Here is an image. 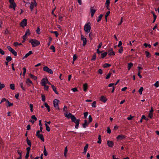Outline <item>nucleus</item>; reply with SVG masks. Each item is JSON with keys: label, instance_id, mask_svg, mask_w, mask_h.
Here are the masks:
<instances>
[{"label": "nucleus", "instance_id": "f257e3e1", "mask_svg": "<svg viewBox=\"0 0 159 159\" xmlns=\"http://www.w3.org/2000/svg\"><path fill=\"white\" fill-rule=\"evenodd\" d=\"M84 30L86 34L90 33L91 29V24L89 22L86 24L84 27Z\"/></svg>", "mask_w": 159, "mask_h": 159}, {"label": "nucleus", "instance_id": "f03ea898", "mask_svg": "<svg viewBox=\"0 0 159 159\" xmlns=\"http://www.w3.org/2000/svg\"><path fill=\"white\" fill-rule=\"evenodd\" d=\"M29 42L31 43L33 47L38 46L40 44V42L36 39H31Z\"/></svg>", "mask_w": 159, "mask_h": 159}, {"label": "nucleus", "instance_id": "7ed1b4c3", "mask_svg": "<svg viewBox=\"0 0 159 159\" xmlns=\"http://www.w3.org/2000/svg\"><path fill=\"white\" fill-rule=\"evenodd\" d=\"M71 121L75 124V127L76 129H78L79 127V122L80 121V119H77L74 116L71 119Z\"/></svg>", "mask_w": 159, "mask_h": 159}, {"label": "nucleus", "instance_id": "20e7f679", "mask_svg": "<svg viewBox=\"0 0 159 159\" xmlns=\"http://www.w3.org/2000/svg\"><path fill=\"white\" fill-rule=\"evenodd\" d=\"M59 100L57 99H55L53 101V104L54 105V107L58 110H59L60 109L58 107V102Z\"/></svg>", "mask_w": 159, "mask_h": 159}, {"label": "nucleus", "instance_id": "39448f33", "mask_svg": "<svg viewBox=\"0 0 159 159\" xmlns=\"http://www.w3.org/2000/svg\"><path fill=\"white\" fill-rule=\"evenodd\" d=\"M43 70L46 72H48L50 74H53V71L52 70L48 68V67L47 66H45L43 68Z\"/></svg>", "mask_w": 159, "mask_h": 159}, {"label": "nucleus", "instance_id": "423d86ee", "mask_svg": "<svg viewBox=\"0 0 159 159\" xmlns=\"http://www.w3.org/2000/svg\"><path fill=\"white\" fill-rule=\"evenodd\" d=\"M7 48L14 56H17V52L12 49L10 46H7Z\"/></svg>", "mask_w": 159, "mask_h": 159}, {"label": "nucleus", "instance_id": "0eeeda50", "mask_svg": "<svg viewBox=\"0 0 159 159\" xmlns=\"http://www.w3.org/2000/svg\"><path fill=\"white\" fill-rule=\"evenodd\" d=\"M39 132H36V136L38 137V138L40 139L43 142L44 141V139L43 137V136L42 134H38Z\"/></svg>", "mask_w": 159, "mask_h": 159}, {"label": "nucleus", "instance_id": "6e6552de", "mask_svg": "<svg viewBox=\"0 0 159 159\" xmlns=\"http://www.w3.org/2000/svg\"><path fill=\"white\" fill-rule=\"evenodd\" d=\"M27 20L26 19H24L21 22L20 25L21 27H24L27 25Z\"/></svg>", "mask_w": 159, "mask_h": 159}, {"label": "nucleus", "instance_id": "1a4fd4ad", "mask_svg": "<svg viewBox=\"0 0 159 159\" xmlns=\"http://www.w3.org/2000/svg\"><path fill=\"white\" fill-rule=\"evenodd\" d=\"M81 39L83 41V45L84 46L87 43L86 39L84 38L83 35L81 34Z\"/></svg>", "mask_w": 159, "mask_h": 159}, {"label": "nucleus", "instance_id": "9d476101", "mask_svg": "<svg viewBox=\"0 0 159 159\" xmlns=\"http://www.w3.org/2000/svg\"><path fill=\"white\" fill-rule=\"evenodd\" d=\"M65 116L68 118H70L71 119L73 117L75 116L73 115L71 113H69L68 114L67 112H66L64 113Z\"/></svg>", "mask_w": 159, "mask_h": 159}, {"label": "nucleus", "instance_id": "9b49d317", "mask_svg": "<svg viewBox=\"0 0 159 159\" xmlns=\"http://www.w3.org/2000/svg\"><path fill=\"white\" fill-rule=\"evenodd\" d=\"M93 7H91L90 8V13L91 14V16L92 17L93 16L96 11V10L95 9H93Z\"/></svg>", "mask_w": 159, "mask_h": 159}, {"label": "nucleus", "instance_id": "f8f14e48", "mask_svg": "<svg viewBox=\"0 0 159 159\" xmlns=\"http://www.w3.org/2000/svg\"><path fill=\"white\" fill-rule=\"evenodd\" d=\"M100 101L104 103H105L107 100V99L103 96H102L100 98Z\"/></svg>", "mask_w": 159, "mask_h": 159}, {"label": "nucleus", "instance_id": "ddd939ff", "mask_svg": "<svg viewBox=\"0 0 159 159\" xmlns=\"http://www.w3.org/2000/svg\"><path fill=\"white\" fill-rule=\"evenodd\" d=\"M108 55L110 56L115 55V52L113 51L112 48H111L108 50Z\"/></svg>", "mask_w": 159, "mask_h": 159}, {"label": "nucleus", "instance_id": "4468645a", "mask_svg": "<svg viewBox=\"0 0 159 159\" xmlns=\"http://www.w3.org/2000/svg\"><path fill=\"white\" fill-rule=\"evenodd\" d=\"M36 5L37 3L36 2H35L34 3L32 2L31 3L30 7L31 11H32L34 6H36Z\"/></svg>", "mask_w": 159, "mask_h": 159}, {"label": "nucleus", "instance_id": "2eb2a0df", "mask_svg": "<svg viewBox=\"0 0 159 159\" xmlns=\"http://www.w3.org/2000/svg\"><path fill=\"white\" fill-rule=\"evenodd\" d=\"M107 144L108 147L112 148L114 145V143L112 141L108 140L107 141Z\"/></svg>", "mask_w": 159, "mask_h": 159}, {"label": "nucleus", "instance_id": "dca6fc26", "mask_svg": "<svg viewBox=\"0 0 159 159\" xmlns=\"http://www.w3.org/2000/svg\"><path fill=\"white\" fill-rule=\"evenodd\" d=\"M26 82L29 86H30L31 84H33L32 81L29 78L26 79Z\"/></svg>", "mask_w": 159, "mask_h": 159}, {"label": "nucleus", "instance_id": "f3484780", "mask_svg": "<svg viewBox=\"0 0 159 159\" xmlns=\"http://www.w3.org/2000/svg\"><path fill=\"white\" fill-rule=\"evenodd\" d=\"M126 138V137L123 135H119L118 136H117L116 138L117 139H124Z\"/></svg>", "mask_w": 159, "mask_h": 159}, {"label": "nucleus", "instance_id": "a211bd4d", "mask_svg": "<svg viewBox=\"0 0 159 159\" xmlns=\"http://www.w3.org/2000/svg\"><path fill=\"white\" fill-rule=\"evenodd\" d=\"M88 84L87 83L83 84V90L84 92H86L88 88Z\"/></svg>", "mask_w": 159, "mask_h": 159}, {"label": "nucleus", "instance_id": "6ab92c4d", "mask_svg": "<svg viewBox=\"0 0 159 159\" xmlns=\"http://www.w3.org/2000/svg\"><path fill=\"white\" fill-rule=\"evenodd\" d=\"M16 5L15 3H13L12 4H11L10 6V8H13L14 10H15V7H16Z\"/></svg>", "mask_w": 159, "mask_h": 159}, {"label": "nucleus", "instance_id": "aec40b11", "mask_svg": "<svg viewBox=\"0 0 159 159\" xmlns=\"http://www.w3.org/2000/svg\"><path fill=\"white\" fill-rule=\"evenodd\" d=\"M84 123L82 124V126L84 128H85L88 125L89 123H88L87 121L86 120H84Z\"/></svg>", "mask_w": 159, "mask_h": 159}, {"label": "nucleus", "instance_id": "412c9836", "mask_svg": "<svg viewBox=\"0 0 159 159\" xmlns=\"http://www.w3.org/2000/svg\"><path fill=\"white\" fill-rule=\"evenodd\" d=\"M46 79H45L44 78L43 79L41 80L42 85L43 86H45L46 84Z\"/></svg>", "mask_w": 159, "mask_h": 159}, {"label": "nucleus", "instance_id": "4be33fe9", "mask_svg": "<svg viewBox=\"0 0 159 159\" xmlns=\"http://www.w3.org/2000/svg\"><path fill=\"white\" fill-rule=\"evenodd\" d=\"M51 86L53 91L55 93L58 94V93L57 91L56 88L53 85H52Z\"/></svg>", "mask_w": 159, "mask_h": 159}, {"label": "nucleus", "instance_id": "5701e85b", "mask_svg": "<svg viewBox=\"0 0 159 159\" xmlns=\"http://www.w3.org/2000/svg\"><path fill=\"white\" fill-rule=\"evenodd\" d=\"M44 105L45 107L47 108L48 111L49 112L50 111V108L48 104L46 102H45L44 103Z\"/></svg>", "mask_w": 159, "mask_h": 159}, {"label": "nucleus", "instance_id": "b1692460", "mask_svg": "<svg viewBox=\"0 0 159 159\" xmlns=\"http://www.w3.org/2000/svg\"><path fill=\"white\" fill-rule=\"evenodd\" d=\"M88 144H87L84 147V151L83 152V153L85 154L87 152V150L88 148Z\"/></svg>", "mask_w": 159, "mask_h": 159}, {"label": "nucleus", "instance_id": "393cba45", "mask_svg": "<svg viewBox=\"0 0 159 159\" xmlns=\"http://www.w3.org/2000/svg\"><path fill=\"white\" fill-rule=\"evenodd\" d=\"M26 141L27 143L28 144V145L30 146V147H31V143L30 140L28 139V138H27L26 139Z\"/></svg>", "mask_w": 159, "mask_h": 159}, {"label": "nucleus", "instance_id": "a878e982", "mask_svg": "<svg viewBox=\"0 0 159 159\" xmlns=\"http://www.w3.org/2000/svg\"><path fill=\"white\" fill-rule=\"evenodd\" d=\"M30 77L33 79L34 80H36L37 79V77L36 76L33 75L31 73L30 74Z\"/></svg>", "mask_w": 159, "mask_h": 159}, {"label": "nucleus", "instance_id": "bb28decb", "mask_svg": "<svg viewBox=\"0 0 159 159\" xmlns=\"http://www.w3.org/2000/svg\"><path fill=\"white\" fill-rule=\"evenodd\" d=\"M107 52H104L103 53H102L101 55V58H104L105 57H106V56L107 55Z\"/></svg>", "mask_w": 159, "mask_h": 159}, {"label": "nucleus", "instance_id": "cd10ccee", "mask_svg": "<svg viewBox=\"0 0 159 159\" xmlns=\"http://www.w3.org/2000/svg\"><path fill=\"white\" fill-rule=\"evenodd\" d=\"M133 66V64L132 62H130L128 64V70H129L131 67L132 66Z\"/></svg>", "mask_w": 159, "mask_h": 159}, {"label": "nucleus", "instance_id": "c85d7f7f", "mask_svg": "<svg viewBox=\"0 0 159 159\" xmlns=\"http://www.w3.org/2000/svg\"><path fill=\"white\" fill-rule=\"evenodd\" d=\"M45 125L46 127V130L48 132L50 131V128L49 127V126L46 123H45Z\"/></svg>", "mask_w": 159, "mask_h": 159}, {"label": "nucleus", "instance_id": "c756f323", "mask_svg": "<svg viewBox=\"0 0 159 159\" xmlns=\"http://www.w3.org/2000/svg\"><path fill=\"white\" fill-rule=\"evenodd\" d=\"M98 140L97 141V143L100 144L101 143V136L100 135H99L98 136Z\"/></svg>", "mask_w": 159, "mask_h": 159}, {"label": "nucleus", "instance_id": "7c9ffc66", "mask_svg": "<svg viewBox=\"0 0 159 159\" xmlns=\"http://www.w3.org/2000/svg\"><path fill=\"white\" fill-rule=\"evenodd\" d=\"M145 53L146 57H148V58L150 57H151V55L149 52L146 51L145 52Z\"/></svg>", "mask_w": 159, "mask_h": 159}, {"label": "nucleus", "instance_id": "2f4dec72", "mask_svg": "<svg viewBox=\"0 0 159 159\" xmlns=\"http://www.w3.org/2000/svg\"><path fill=\"white\" fill-rule=\"evenodd\" d=\"M10 89L12 90H14L15 89V85L13 84H10Z\"/></svg>", "mask_w": 159, "mask_h": 159}, {"label": "nucleus", "instance_id": "473e14b6", "mask_svg": "<svg viewBox=\"0 0 159 159\" xmlns=\"http://www.w3.org/2000/svg\"><path fill=\"white\" fill-rule=\"evenodd\" d=\"M13 44L15 47H17L20 45H22L21 43H19L17 42H15Z\"/></svg>", "mask_w": 159, "mask_h": 159}, {"label": "nucleus", "instance_id": "72a5a7b5", "mask_svg": "<svg viewBox=\"0 0 159 159\" xmlns=\"http://www.w3.org/2000/svg\"><path fill=\"white\" fill-rule=\"evenodd\" d=\"M12 60V59L11 57H10V56H7L6 58V60L7 61H8V62Z\"/></svg>", "mask_w": 159, "mask_h": 159}, {"label": "nucleus", "instance_id": "f704fd0d", "mask_svg": "<svg viewBox=\"0 0 159 159\" xmlns=\"http://www.w3.org/2000/svg\"><path fill=\"white\" fill-rule=\"evenodd\" d=\"M43 153H44V155L45 156H47L48 155V152L46 150L45 147V146L44 147V148Z\"/></svg>", "mask_w": 159, "mask_h": 159}, {"label": "nucleus", "instance_id": "c9c22d12", "mask_svg": "<svg viewBox=\"0 0 159 159\" xmlns=\"http://www.w3.org/2000/svg\"><path fill=\"white\" fill-rule=\"evenodd\" d=\"M30 34V30L29 29L26 30V32H25V34L26 35H29Z\"/></svg>", "mask_w": 159, "mask_h": 159}, {"label": "nucleus", "instance_id": "e433bc0d", "mask_svg": "<svg viewBox=\"0 0 159 159\" xmlns=\"http://www.w3.org/2000/svg\"><path fill=\"white\" fill-rule=\"evenodd\" d=\"M111 66L110 64H109L108 63H105L103 65V67L104 68H106L107 67H109L110 66Z\"/></svg>", "mask_w": 159, "mask_h": 159}, {"label": "nucleus", "instance_id": "4c0bfd02", "mask_svg": "<svg viewBox=\"0 0 159 159\" xmlns=\"http://www.w3.org/2000/svg\"><path fill=\"white\" fill-rule=\"evenodd\" d=\"M143 88L142 87H141L139 89L138 92H139V93L140 94H142V92L143 90Z\"/></svg>", "mask_w": 159, "mask_h": 159}, {"label": "nucleus", "instance_id": "58836bf2", "mask_svg": "<svg viewBox=\"0 0 159 159\" xmlns=\"http://www.w3.org/2000/svg\"><path fill=\"white\" fill-rule=\"evenodd\" d=\"M92 121V118L91 115H90L89 116V123H90Z\"/></svg>", "mask_w": 159, "mask_h": 159}, {"label": "nucleus", "instance_id": "ea45409f", "mask_svg": "<svg viewBox=\"0 0 159 159\" xmlns=\"http://www.w3.org/2000/svg\"><path fill=\"white\" fill-rule=\"evenodd\" d=\"M102 14H100L98 16V20H97V22H99L101 20V19H102Z\"/></svg>", "mask_w": 159, "mask_h": 159}, {"label": "nucleus", "instance_id": "a19ab883", "mask_svg": "<svg viewBox=\"0 0 159 159\" xmlns=\"http://www.w3.org/2000/svg\"><path fill=\"white\" fill-rule=\"evenodd\" d=\"M96 53H94L93 55L92 56V58L91 59L92 61H95L96 59Z\"/></svg>", "mask_w": 159, "mask_h": 159}, {"label": "nucleus", "instance_id": "79ce46f5", "mask_svg": "<svg viewBox=\"0 0 159 159\" xmlns=\"http://www.w3.org/2000/svg\"><path fill=\"white\" fill-rule=\"evenodd\" d=\"M50 49L52 50V52H55V48L53 45H52L50 47Z\"/></svg>", "mask_w": 159, "mask_h": 159}, {"label": "nucleus", "instance_id": "37998d69", "mask_svg": "<svg viewBox=\"0 0 159 159\" xmlns=\"http://www.w3.org/2000/svg\"><path fill=\"white\" fill-rule=\"evenodd\" d=\"M7 102L8 104V107H10L13 105V103L10 102L8 100L7 101Z\"/></svg>", "mask_w": 159, "mask_h": 159}, {"label": "nucleus", "instance_id": "c03bdc74", "mask_svg": "<svg viewBox=\"0 0 159 159\" xmlns=\"http://www.w3.org/2000/svg\"><path fill=\"white\" fill-rule=\"evenodd\" d=\"M5 87V85L4 84H2L0 82V90H1L2 88Z\"/></svg>", "mask_w": 159, "mask_h": 159}, {"label": "nucleus", "instance_id": "a18cd8bd", "mask_svg": "<svg viewBox=\"0 0 159 159\" xmlns=\"http://www.w3.org/2000/svg\"><path fill=\"white\" fill-rule=\"evenodd\" d=\"M23 69V76H24L25 75V74L26 73V69L25 67H24Z\"/></svg>", "mask_w": 159, "mask_h": 159}, {"label": "nucleus", "instance_id": "49530a36", "mask_svg": "<svg viewBox=\"0 0 159 159\" xmlns=\"http://www.w3.org/2000/svg\"><path fill=\"white\" fill-rule=\"evenodd\" d=\"M17 152H18V154L20 155L19 157H21V154H22V151L21 150L19 151V150H18L17 151Z\"/></svg>", "mask_w": 159, "mask_h": 159}, {"label": "nucleus", "instance_id": "de8ad7c7", "mask_svg": "<svg viewBox=\"0 0 159 159\" xmlns=\"http://www.w3.org/2000/svg\"><path fill=\"white\" fill-rule=\"evenodd\" d=\"M31 118L32 119L34 120V121H36L37 120V118L35 115L32 116H31Z\"/></svg>", "mask_w": 159, "mask_h": 159}, {"label": "nucleus", "instance_id": "09e8293b", "mask_svg": "<svg viewBox=\"0 0 159 159\" xmlns=\"http://www.w3.org/2000/svg\"><path fill=\"white\" fill-rule=\"evenodd\" d=\"M96 102L95 101H94L92 104V106L93 107H96Z\"/></svg>", "mask_w": 159, "mask_h": 159}, {"label": "nucleus", "instance_id": "8fccbe9b", "mask_svg": "<svg viewBox=\"0 0 159 159\" xmlns=\"http://www.w3.org/2000/svg\"><path fill=\"white\" fill-rule=\"evenodd\" d=\"M111 73H110V72L108 74V75H107V76H106V79H109L110 77V76L111 75Z\"/></svg>", "mask_w": 159, "mask_h": 159}, {"label": "nucleus", "instance_id": "3c124183", "mask_svg": "<svg viewBox=\"0 0 159 159\" xmlns=\"http://www.w3.org/2000/svg\"><path fill=\"white\" fill-rule=\"evenodd\" d=\"M42 101L43 102H45V97L44 95L42 94Z\"/></svg>", "mask_w": 159, "mask_h": 159}, {"label": "nucleus", "instance_id": "603ef678", "mask_svg": "<svg viewBox=\"0 0 159 159\" xmlns=\"http://www.w3.org/2000/svg\"><path fill=\"white\" fill-rule=\"evenodd\" d=\"M123 50V47H121L119 49V50L118 52L119 53H121L122 52Z\"/></svg>", "mask_w": 159, "mask_h": 159}, {"label": "nucleus", "instance_id": "864d4df0", "mask_svg": "<svg viewBox=\"0 0 159 159\" xmlns=\"http://www.w3.org/2000/svg\"><path fill=\"white\" fill-rule=\"evenodd\" d=\"M111 129H110V128L109 127H107V133L108 134H110L111 133Z\"/></svg>", "mask_w": 159, "mask_h": 159}, {"label": "nucleus", "instance_id": "5fc2aeb1", "mask_svg": "<svg viewBox=\"0 0 159 159\" xmlns=\"http://www.w3.org/2000/svg\"><path fill=\"white\" fill-rule=\"evenodd\" d=\"M23 83H20V87L24 91L25 90V88L23 86Z\"/></svg>", "mask_w": 159, "mask_h": 159}, {"label": "nucleus", "instance_id": "6e6d98bb", "mask_svg": "<svg viewBox=\"0 0 159 159\" xmlns=\"http://www.w3.org/2000/svg\"><path fill=\"white\" fill-rule=\"evenodd\" d=\"M88 112H84V117L85 118H87V117L88 115Z\"/></svg>", "mask_w": 159, "mask_h": 159}, {"label": "nucleus", "instance_id": "4d7b16f0", "mask_svg": "<svg viewBox=\"0 0 159 159\" xmlns=\"http://www.w3.org/2000/svg\"><path fill=\"white\" fill-rule=\"evenodd\" d=\"M0 53L2 55H3L5 54L4 51L0 48Z\"/></svg>", "mask_w": 159, "mask_h": 159}, {"label": "nucleus", "instance_id": "13d9d810", "mask_svg": "<svg viewBox=\"0 0 159 159\" xmlns=\"http://www.w3.org/2000/svg\"><path fill=\"white\" fill-rule=\"evenodd\" d=\"M71 90L73 91L74 92H76L78 91L77 88L75 87L71 89Z\"/></svg>", "mask_w": 159, "mask_h": 159}, {"label": "nucleus", "instance_id": "bf43d9fd", "mask_svg": "<svg viewBox=\"0 0 159 159\" xmlns=\"http://www.w3.org/2000/svg\"><path fill=\"white\" fill-rule=\"evenodd\" d=\"M154 85L156 87H158V86H159V84H158V81H157L154 84Z\"/></svg>", "mask_w": 159, "mask_h": 159}, {"label": "nucleus", "instance_id": "052dcab7", "mask_svg": "<svg viewBox=\"0 0 159 159\" xmlns=\"http://www.w3.org/2000/svg\"><path fill=\"white\" fill-rule=\"evenodd\" d=\"M110 13V12L109 11H108L107 12L106 14L105 15V18H107L108 16H109Z\"/></svg>", "mask_w": 159, "mask_h": 159}, {"label": "nucleus", "instance_id": "680f3d73", "mask_svg": "<svg viewBox=\"0 0 159 159\" xmlns=\"http://www.w3.org/2000/svg\"><path fill=\"white\" fill-rule=\"evenodd\" d=\"M77 56L76 54H74L73 55V61H74L75 60H76L77 59Z\"/></svg>", "mask_w": 159, "mask_h": 159}, {"label": "nucleus", "instance_id": "e2e57ef3", "mask_svg": "<svg viewBox=\"0 0 159 159\" xmlns=\"http://www.w3.org/2000/svg\"><path fill=\"white\" fill-rule=\"evenodd\" d=\"M36 32H37V33L38 34H40V29L39 27H38L37 29L36 30Z\"/></svg>", "mask_w": 159, "mask_h": 159}, {"label": "nucleus", "instance_id": "0e129e2a", "mask_svg": "<svg viewBox=\"0 0 159 159\" xmlns=\"http://www.w3.org/2000/svg\"><path fill=\"white\" fill-rule=\"evenodd\" d=\"M140 71H139L138 72V75L139 76V78H142V75H140Z\"/></svg>", "mask_w": 159, "mask_h": 159}, {"label": "nucleus", "instance_id": "69168bd1", "mask_svg": "<svg viewBox=\"0 0 159 159\" xmlns=\"http://www.w3.org/2000/svg\"><path fill=\"white\" fill-rule=\"evenodd\" d=\"M7 100L5 98H3L2 99L0 103L1 104L2 102H4L5 101H6L7 102Z\"/></svg>", "mask_w": 159, "mask_h": 159}, {"label": "nucleus", "instance_id": "338daca9", "mask_svg": "<svg viewBox=\"0 0 159 159\" xmlns=\"http://www.w3.org/2000/svg\"><path fill=\"white\" fill-rule=\"evenodd\" d=\"M98 72L100 74H102V70L101 69H99L98 70Z\"/></svg>", "mask_w": 159, "mask_h": 159}, {"label": "nucleus", "instance_id": "774afa93", "mask_svg": "<svg viewBox=\"0 0 159 159\" xmlns=\"http://www.w3.org/2000/svg\"><path fill=\"white\" fill-rule=\"evenodd\" d=\"M148 117L150 118H152L153 117V114L152 113H149L148 114Z\"/></svg>", "mask_w": 159, "mask_h": 159}]
</instances>
